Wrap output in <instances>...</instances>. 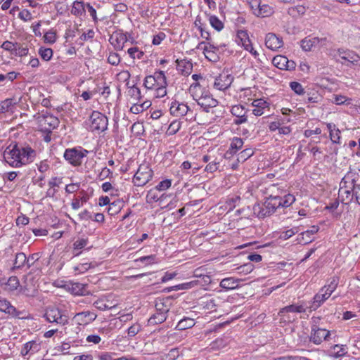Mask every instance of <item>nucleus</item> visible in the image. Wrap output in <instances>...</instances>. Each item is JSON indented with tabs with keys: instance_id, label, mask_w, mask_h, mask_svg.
Here are the masks:
<instances>
[{
	"instance_id": "f257e3e1",
	"label": "nucleus",
	"mask_w": 360,
	"mask_h": 360,
	"mask_svg": "<svg viewBox=\"0 0 360 360\" xmlns=\"http://www.w3.org/2000/svg\"><path fill=\"white\" fill-rule=\"evenodd\" d=\"M270 193L262 204L254 205L253 212L259 218H264L273 214L278 209L288 207L295 201L293 195L287 193L276 185H271L268 188Z\"/></svg>"
},
{
	"instance_id": "f03ea898",
	"label": "nucleus",
	"mask_w": 360,
	"mask_h": 360,
	"mask_svg": "<svg viewBox=\"0 0 360 360\" xmlns=\"http://www.w3.org/2000/svg\"><path fill=\"white\" fill-rule=\"evenodd\" d=\"M36 155V151L29 146L19 148L15 145L6 148L4 158L11 167L18 168L34 162Z\"/></svg>"
},
{
	"instance_id": "7ed1b4c3",
	"label": "nucleus",
	"mask_w": 360,
	"mask_h": 360,
	"mask_svg": "<svg viewBox=\"0 0 360 360\" xmlns=\"http://www.w3.org/2000/svg\"><path fill=\"white\" fill-rule=\"evenodd\" d=\"M189 91L198 105L207 112L218 105V101L208 90L202 88L199 82L191 84Z\"/></svg>"
},
{
	"instance_id": "20e7f679",
	"label": "nucleus",
	"mask_w": 360,
	"mask_h": 360,
	"mask_svg": "<svg viewBox=\"0 0 360 360\" xmlns=\"http://www.w3.org/2000/svg\"><path fill=\"white\" fill-rule=\"evenodd\" d=\"M37 128L42 132H52L60 123L58 118L46 110L38 112L33 116Z\"/></svg>"
},
{
	"instance_id": "39448f33",
	"label": "nucleus",
	"mask_w": 360,
	"mask_h": 360,
	"mask_svg": "<svg viewBox=\"0 0 360 360\" xmlns=\"http://www.w3.org/2000/svg\"><path fill=\"white\" fill-rule=\"evenodd\" d=\"M359 173L355 170L349 169L344 176L340 183L339 196L342 202L345 199H351L352 197L350 193L356 188L358 184H356L359 179Z\"/></svg>"
},
{
	"instance_id": "423d86ee",
	"label": "nucleus",
	"mask_w": 360,
	"mask_h": 360,
	"mask_svg": "<svg viewBox=\"0 0 360 360\" xmlns=\"http://www.w3.org/2000/svg\"><path fill=\"white\" fill-rule=\"evenodd\" d=\"M89 130L100 134L108 129V119L98 111H93L88 120Z\"/></svg>"
},
{
	"instance_id": "0eeeda50",
	"label": "nucleus",
	"mask_w": 360,
	"mask_h": 360,
	"mask_svg": "<svg viewBox=\"0 0 360 360\" xmlns=\"http://www.w3.org/2000/svg\"><path fill=\"white\" fill-rule=\"evenodd\" d=\"M46 321L60 326H65L68 323L69 318L65 312L56 307H48L44 314Z\"/></svg>"
},
{
	"instance_id": "6e6552de",
	"label": "nucleus",
	"mask_w": 360,
	"mask_h": 360,
	"mask_svg": "<svg viewBox=\"0 0 360 360\" xmlns=\"http://www.w3.org/2000/svg\"><path fill=\"white\" fill-rule=\"evenodd\" d=\"M88 151L82 148H68L65 150L63 157L65 160L72 166H79L83 158L86 156Z\"/></svg>"
},
{
	"instance_id": "1a4fd4ad",
	"label": "nucleus",
	"mask_w": 360,
	"mask_h": 360,
	"mask_svg": "<svg viewBox=\"0 0 360 360\" xmlns=\"http://www.w3.org/2000/svg\"><path fill=\"white\" fill-rule=\"evenodd\" d=\"M144 86L152 90L162 85H167V78L165 72L162 70L155 71L153 75L146 76L143 82Z\"/></svg>"
},
{
	"instance_id": "9d476101",
	"label": "nucleus",
	"mask_w": 360,
	"mask_h": 360,
	"mask_svg": "<svg viewBox=\"0 0 360 360\" xmlns=\"http://www.w3.org/2000/svg\"><path fill=\"white\" fill-rule=\"evenodd\" d=\"M338 60L342 65L350 68H360V56L351 50L339 51Z\"/></svg>"
},
{
	"instance_id": "9b49d317",
	"label": "nucleus",
	"mask_w": 360,
	"mask_h": 360,
	"mask_svg": "<svg viewBox=\"0 0 360 360\" xmlns=\"http://www.w3.org/2000/svg\"><path fill=\"white\" fill-rule=\"evenodd\" d=\"M319 318H312L314 324L311 327L310 333V341L315 345H320L324 340H328L330 335V332L323 328H320L316 324V320Z\"/></svg>"
},
{
	"instance_id": "f8f14e48",
	"label": "nucleus",
	"mask_w": 360,
	"mask_h": 360,
	"mask_svg": "<svg viewBox=\"0 0 360 360\" xmlns=\"http://www.w3.org/2000/svg\"><path fill=\"white\" fill-rule=\"evenodd\" d=\"M153 172L148 166L141 165L133 177V182L136 186L146 185L153 177Z\"/></svg>"
},
{
	"instance_id": "ddd939ff",
	"label": "nucleus",
	"mask_w": 360,
	"mask_h": 360,
	"mask_svg": "<svg viewBox=\"0 0 360 360\" xmlns=\"http://www.w3.org/2000/svg\"><path fill=\"white\" fill-rule=\"evenodd\" d=\"M248 112L249 109L243 105H233L231 108V113L234 117L233 123L236 125H240L248 122Z\"/></svg>"
},
{
	"instance_id": "4468645a",
	"label": "nucleus",
	"mask_w": 360,
	"mask_h": 360,
	"mask_svg": "<svg viewBox=\"0 0 360 360\" xmlns=\"http://www.w3.org/2000/svg\"><path fill=\"white\" fill-rule=\"evenodd\" d=\"M197 48L202 49L203 53L208 60L216 63L219 60V48L216 46L202 41L198 44Z\"/></svg>"
},
{
	"instance_id": "2eb2a0df",
	"label": "nucleus",
	"mask_w": 360,
	"mask_h": 360,
	"mask_svg": "<svg viewBox=\"0 0 360 360\" xmlns=\"http://www.w3.org/2000/svg\"><path fill=\"white\" fill-rule=\"evenodd\" d=\"M233 79L231 74L228 72H223L215 77L213 86L217 90L224 91L231 85Z\"/></svg>"
},
{
	"instance_id": "dca6fc26",
	"label": "nucleus",
	"mask_w": 360,
	"mask_h": 360,
	"mask_svg": "<svg viewBox=\"0 0 360 360\" xmlns=\"http://www.w3.org/2000/svg\"><path fill=\"white\" fill-rule=\"evenodd\" d=\"M307 311L309 312V306L304 301H301L281 309L278 315L284 316L288 313L304 314Z\"/></svg>"
},
{
	"instance_id": "f3484780",
	"label": "nucleus",
	"mask_w": 360,
	"mask_h": 360,
	"mask_svg": "<svg viewBox=\"0 0 360 360\" xmlns=\"http://www.w3.org/2000/svg\"><path fill=\"white\" fill-rule=\"evenodd\" d=\"M96 318L97 314L94 311H84L77 313L73 319L77 324L85 326L94 321Z\"/></svg>"
},
{
	"instance_id": "a211bd4d",
	"label": "nucleus",
	"mask_w": 360,
	"mask_h": 360,
	"mask_svg": "<svg viewBox=\"0 0 360 360\" xmlns=\"http://www.w3.org/2000/svg\"><path fill=\"white\" fill-rule=\"evenodd\" d=\"M1 288L7 292H13L20 287V281L15 276H11L8 278H2L0 279Z\"/></svg>"
},
{
	"instance_id": "6ab92c4d",
	"label": "nucleus",
	"mask_w": 360,
	"mask_h": 360,
	"mask_svg": "<svg viewBox=\"0 0 360 360\" xmlns=\"http://www.w3.org/2000/svg\"><path fill=\"white\" fill-rule=\"evenodd\" d=\"M330 297V295L328 294V292L322 291V288H321L319 292L314 296L313 300L309 302V312L311 313L314 311H316Z\"/></svg>"
},
{
	"instance_id": "aec40b11",
	"label": "nucleus",
	"mask_w": 360,
	"mask_h": 360,
	"mask_svg": "<svg viewBox=\"0 0 360 360\" xmlns=\"http://www.w3.org/2000/svg\"><path fill=\"white\" fill-rule=\"evenodd\" d=\"M265 46L272 51H278L283 46V39L274 33L269 32L265 36Z\"/></svg>"
},
{
	"instance_id": "412c9836",
	"label": "nucleus",
	"mask_w": 360,
	"mask_h": 360,
	"mask_svg": "<svg viewBox=\"0 0 360 360\" xmlns=\"http://www.w3.org/2000/svg\"><path fill=\"white\" fill-rule=\"evenodd\" d=\"M127 40L124 32H115L110 36L109 41L115 49L121 51L124 49L125 44L127 43Z\"/></svg>"
},
{
	"instance_id": "4be33fe9",
	"label": "nucleus",
	"mask_w": 360,
	"mask_h": 360,
	"mask_svg": "<svg viewBox=\"0 0 360 360\" xmlns=\"http://www.w3.org/2000/svg\"><path fill=\"white\" fill-rule=\"evenodd\" d=\"M87 285L79 282H70L66 285L67 290L74 295L84 296L89 295Z\"/></svg>"
},
{
	"instance_id": "5701e85b",
	"label": "nucleus",
	"mask_w": 360,
	"mask_h": 360,
	"mask_svg": "<svg viewBox=\"0 0 360 360\" xmlns=\"http://www.w3.org/2000/svg\"><path fill=\"white\" fill-rule=\"evenodd\" d=\"M188 109L186 103L174 101L170 104L169 112L173 116L183 117L187 114Z\"/></svg>"
},
{
	"instance_id": "b1692460",
	"label": "nucleus",
	"mask_w": 360,
	"mask_h": 360,
	"mask_svg": "<svg viewBox=\"0 0 360 360\" xmlns=\"http://www.w3.org/2000/svg\"><path fill=\"white\" fill-rule=\"evenodd\" d=\"M109 297H110V295L99 298L94 302V306L101 311H105L115 307L117 302L116 301H110Z\"/></svg>"
},
{
	"instance_id": "393cba45",
	"label": "nucleus",
	"mask_w": 360,
	"mask_h": 360,
	"mask_svg": "<svg viewBox=\"0 0 360 360\" xmlns=\"http://www.w3.org/2000/svg\"><path fill=\"white\" fill-rule=\"evenodd\" d=\"M0 311L13 317H20V312L6 299L0 300Z\"/></svg>"
},
{
	"instance_id": "a878e982",
	"label": "nucleus",
	"mask_w": 360,
	"mask_h": 360,
	"mask_svg": "<svg viewBox=\"0 0 360 360\" xmlns=\"http://www.w3.org/2000/svg\"><path fill=\"white\" fill-rule=\"evenodd\" d=\"M176 70L184 76H188L192 72L193 63L188 59H177L176 61Z\"/></svg>"
},
{
	"instance_id": "bb28decb",
	"label": "nucleus",
	"mask_w": 360,
	"mask_h": 360,
	"mask_svg": "<svg viewBox=\"0 0 360 360\" xmlns=\"http://www.w3.org/2000/svg\"><path fill=\"white\" fill-rule=\"evenodd\" d=\"M252 106L254 108L252 114L255 116H261L264 113L266 108H269V103L264 99H255L252 102Z\"/></svg>"
},
{
	"instance_id": "cd10ccee",
	"label": "nucleus",
	"mask_w": 360,
	"mask_h": 360,
	"mask_svg": "<svg viewBox=\"0 0 360 360\" xmlns=\"http://www.w3.org/2000/svg\"><path fill=\"white\" fill-rule=\"evenodd\" d=\"M236 41L238 45L242 46L244 49H251L250 45L252 44V42L250 39L247 30H238Z\"/></svg>"
},
{
	"instance_id": "c85d7f7f",
	"label": "nucleus",
	"mask_w": 360,
	"mask_h": 360,
	"mask_svg": "<svg viewBox=\"0 0 360 360\" xmlns=\"http://www.w3.org/2000/svg\"><path fill=\"white\" fill-rule=\"evenodd\" d=\"M241 281L233 277H227L221 281L219 286L226 290H234L240 286Z\"/></svg>"
},
{
	"instance_id": "c756f323",
	"label": "nucleus",
	"mask_w": 360,
	"mask_h": 360,
	"mask_svg": "<svg viewBox=\"0 0 360 360\" xmlns=\"http://www.w3.org/2000/svg\"><path fill=\"white\" fill-rule=\"evenodd\" d=\"M319 231V227L316 226H313L310 229L303 231L300 234L297 238V241L298 243L307 244L312 240L311 236L317 233Z\"/></svg>"
},
{
	"instance_id": "7c9ffc66",
	"label": "nucleus",
	"mask_w": 360,
	"mask_h": 360,
	"mask_svg": "<svg viewBox=\"0 0 360 360\" xmlns=\"http://www.w3.org/2000/svg\"><path fill=\"white\" fill-rule=\"evenodd\" d=\"M86 4L83 1H75L72 4L71 13L77 17H80L85 13Z\"/></svg>"
},
{
	"instance_id": "2f4dec72",
	"label": "nucleus",
	"mask_w": 360,
	"mask_h": 360,
	"mask_svg": "<svg viewBox=\"0 0 360 360\" xmlns=\"http://www.w3.org/2000/svg\"><path fill=\"white\" fill-rule=\"evenodd\" d=\"M319 42L316 37L305 38L301 41V47L305 51H309L313 47H315Z\"/></svg>"
},
{
	"instance_id": "473e14b6",
	"label": "nucleus",
	"mask_w": 360,
	"mask_h": 360,
	"mask_svg": "<svg viewBox=\"0 0 360 360\" xmlns=\"http://www.w3.org/2000/svg\"><path fill=\"white\" fill-rule=\"evenodd\" d=\"M208 21L212 26L217 32L221 31L224 27V22L214 15H207Z\"/></svg>"
},
{
	"instance_id": "72a5a7b5",
	"label": "nucleus",
	"mask_w": 360,
	"mask_h": 360,
	"mask_svg": "<svg viewBox=\"0 0 360 360\" xmlns=\"http://www.w3.org/2000/svg\"><path fill=\"white\" fill-rule=\"evenodd\" d=\"M274 13L273 8L267 4H261L258 10L255 11V15L259 18L270 16Z\"/></svg>"
},
{
	"instance_id": "f704fd0d",
	"label": "nucleus",
	"mask_w": 360,
	"mask_h": 360,
	"mask_svg": "<svg viewBox=\"0 0 360 360\" xmlns=\"http://www.w3.org/2000/svg\"><path fill=\"white\" fill-rule=\"evenodd\" d=\"M243 140L241 138L239 137H234L232 139L230 147L227 153H229L230 154L233 155L236 153V152L241 149L243 146Z\"/></svg>"
},
{
	"instance_id": "c9c22d12",
	"label": "nucleus",
	"mask_w": 360,
	"mask_h": 360,
	"mask_svg": "<svg viewBox=\"0 0 360 360\" xmlns=\"http://www.w3.org/2000/svg\"><path fill=\"white\" fill-rule=\"evenodd\" d=\"M89 240L87 238H78L73 243V251L75 252V256H79L81 253V250L86 248L88 245Z\"/></svg>"
},
{
	"instance_id": "e433bc0d",
	"label": "nucleus",
	"mask_w": 360,
	"mask_h": 360,
	"mask_svg": "<svg viewBox=\"0 0 360 360\" xmlns=\"http://www.w3.org/2000/svg\"><path fill=\"white\" fill-rule=\"evenodd\" d=\"M158 190L155 187L154 188L150 189L148 191L146 199L147 203L152 204L153 202H158L163 198L164 195L161 196L159 195Z\"/></svg>"
},
{
	"instance_id": "4c0bfd02",
	"label": "nucleus",
	"mask_w": 360,
	"mask_h": 360,
	"mask_svg": "<svg viewBox=\"0 0 360 360\" xmlns=\"http://www.w3.org/2000/svg\"><path fill=\"white\" fill-rule=\"evenodd\" d=\"M195 325V321L193 319L184 318L177 323L176 328L179 330H184L188 328H192Z\"/></svg>"
},
{
	"instance_id": "58836bf2",
	"label": "nucleus",
	"mask_w": 360,
	"mask_h": 360,
	"mask_svg": "<svg viewBox=\"0 0 360 360\" xmlns=\"http://www.w3.org/2000/svg\"><path fill=\"white\" fill-rule=\"evenodd\" d=\"M167 318V315H165L164 314L155 313L149 318L148 321V324L149 326L160 324L166 321Z\"/></svg>"
},
{
	"instance_id": "ea45409f",
	"label": "nucleus",
	"mask_w": 360,
	"mask_h": 360,
	"mask_svg": "<svg viewBox=\"0 0 360 360\" xmlns=\"http://www.w3.org/2000/svg\"><path fill=\"white\" fill-rule=\"evenodd\" d=\"M150 106V101H143L141 103H134L130 108V112L134 114H139Z\"/></svg>"
},
{
	"instance_id": "a19ab883",
	"label": "nucleus",
	"mask_w": 360,
	"mask_h": 360,
	"mask_svg": "<svg viewBox=\"0 0 360 360\" xmlns=\"http://www.w3.org/2000/svg\"><path fill=\"white\" fill-rule=\"evenodd\" d=\"M26 261H27V257L25 253H23V252L17 253L15 255V261H14L13 269L22 268L23 266L27 265Z\"/></svg>"
},
{
	"instance_id": "79ce46f5",
	"label": "nucleus",
	"mask_w": 360,
	"mask_h": 360,
	"mask_svg": "<svg viewBox=\"0 0 360 360\" xmlns=\"http://www.w3.org/2000/svg\"><path fill=\"white\" fill-rule=\"evenodd\" d=\"M350 195L352 198L351 199H345L344 201L345 202V204L354 202L360 205V184L356 186V188L352 191V193H350Z\"/></svg>"
},
{
	"instance_id": "37998d69",
	"label": "nucleus",
	"mask_w": 360,
	"mask_h": 360,
	"mask_svg": "<svg viewBox=\"0 0 360 360\" xmlns=\"http://www.w3.org/2000/svg\"><path fill=\"white\" fill-rule=\"evenodd\" d=\"M122 202L120 200H115L110 202L108 209V212L110 215H115L122 209Z\"/></svg>"
},
{
	"instance_id": "c03bdc74",
	"label": "nucleus",
	"mask_w": 360,
	"mask_h": 360,
	"mask_svg": "<svg viewBox=\"0 0 360 360\" xmlns=\"http://www.w3.org/2000/svg\"><path fill=\"white\" fill-rule=\"evenodd\" d=\"M272 63L278 69L284 70L287 63L286 57L281 55L276 56L273 58Z\"/></svg>"
},
{
	"instance_id": "a18cd8bd",
	"label": "nucleus",
	"mask_w": 360,
	"mask_h": 360,
	"mask_svg": "<svg viewBox=\"0 0 360 360\" xmlns=\"http://www.w3.org/2000/svg\"><path fill=\"white\" fill-rule=\"evenodd\" d=\"M127 53L133 60L134 59H141L144 55V52L139 50V49L136 46L131 47L128 49Z\"/></svg>"
},
{
	"instance_id": "49530a36",
	"label": "nucleus",
	"mask_w": 360,
	"mask_h": 360,
	"mask_svg": "<svg viewBox=\"0 0 360 360\" xmlns=\"http://www.w3.org/2000/svg\"><path fill=\"white\" fill-rule=\"evenodd\" d=\"M38 53L45 61L50 60L53 56V50L51 48L40 47Z\"/></svg>"
},
{
	"instance_id": "de8ad7c7",
	"label": "nucleus",
	"mask_w": 360,
	"mask_h": 360,
	"mask_svg": "<svg viewBox=\"0 0 360 360\" xmlns=\"http://www.w3.org/2000/svg\"><path fill=\"white\" fill-rule=\"evenodd\" d=\"M338 285V280L335 278H333L328 285H326L321 288L322 291H326V292H328L330 295H331L332 293L336 290Z\"/></svg>"
},
{
	"instance_id": "09e8293b",
	"label": "nucleus",
	"mask_w": 360,
	"mask_h": 360,
	"mask_svg": "<svg viewBox=\"0 0 360 360\" xmlns=\"http://www.w3.org/2000/svg\"><path fill=\"white\" fill-rule=\"evenodd\" d=\"M333 356L335 358L341 357L347 353V349L345 345H335L333 348Z\"/></svg>"
},
{
	"instance_id": "8fccbe9b",
	"label": "nucleus",
	"mask_w": 360,
	"mask_h": 360,
	"mask_svg": "<svg viewBox=\"0 0 360 360\" xmlns=\"http://www.w3.org/2000/svg\"><path fill=\"white\" fill-rule=\"evenodd\" d=\"M135 262H140L145 263L146 265L156 264L158 262V259L155 255L141 257L135 260Z\"/></svg>"
},
{
	"instance_id": "3c124183",
	"label": "nucleus",
	"mask_w": 360,
	"mask_h": 360,
	"mask_svg": "<svg viewBox=\"0 0 360 360\" xmlns=\"http://www.w3.org/2000/svg\"><path fill=\"white\" fill-rule=\"evenodd\" d=\"M181 123L179 120H174L172 122L167 129V134L169 135H174L179 131L181 129Z\"/></svg>"
},
{
	"instance_id": "603ef678",
	"label": "nucleus",
	"mask_w": 360,
	"mask_h": 360,
	"mask_svg": "<svg viewBox=\"0 0 360 360\" xmlns=\"http://www.w3.org/2000/svg\"><path fill=\"white\" fill-rule=\"evenodd\" d=\"M195 285H196V281H191V282H187V283H181V284H179V285L172 286L170 288L169 291L187 290V289H190V288L194 287Z\"/></svg>"
},
{
	"instance_id": "864d4df0",
	"label": "nucleus",
	"mask_w": 360,
	"mask_h": 360,
	"mask_svg": "<svg viewBox=\"0 0 360 360\" xmlns=\"http://www.w3.org/2000/svg\"><path fill=\"white\" fill-rule=\"evenodd\" d=\"M254 154V152L250 148H246L241 151L238 155L237 158L238 162H245L246 160H248L249 158L252 156Z\"/></svg>"
},
{
	"instance_id": "5fc2aeb1",
	"label": "nucleus",
	"mask_w": 360,
	"mask_h": 360,
	"mask_svg": "<svg viewBox=\"0 0 360 360\" xmlns=\"http://www.w3.org/2000/svg\"><path fill=\"white\" fill-rule=\"evenodd\" d=\"M29 49L27 46H23L20 43H17V46L13 55L16 56L22 57L28 54Z\"/></svg>"
},
{
	"instance_id": "6e6d98bb",
	"label": "nucleus",
	"mask_w": 360,
	"mask_h": 360,
	"mask_svg": "<svg viewBox=\"0 0 360 360\" xmlns=\"http://www.w3.org/2000/svg\"><path fill=\"white\" fill-rule=\"evenodd\" d=\"M108 63L112 65L116 66L119 65L121 61L120 55L116 52H110L107 58Z\"/></svg>"
},
{
	"instance_id": "4d7b16f0",
	"label": "nucleus",
	"mask_w": 360,
	"mask_h": 360,
	"mask_svg": "<svg viewBox=\"0 0 360 360\" xmlns=\"http://www.w3.org/2000/svg\"><path fill=\"white\" fill-rule=\"evenodd\" d=\"M219 164L220 162L217 158H214L207 165L205 170L207 172L213 173L219 169Z\"/></svg>"
},
{
	"instance_id": "13d9d810",
	"label": "nucleus",
	"mask_w": 360,
	"mask_h": 360,
	"mask_svg": "<svg viewBox=\"0 0 360 360\" xmlns=\"http://www.w3.org/2000/svg\"><path fill=\"white\" fill-rule=\"evenodd\" d=\"M141 330V326L139 323H135L133 325H131L128 329H127V335L129 338H133L136 335L139 333Z\"/></svg>"
},
{
	"instance_id": "bf43d9fd",
	"label": "nucleus",
	"mask_w": 360,
	"mask_h": 360,
	"mask_svg": "<svg viewBox=\"0 0 360 360\" xmlns=\"http://www.w3.org/2000/svg\"><path fill=\"white\" fill-rule=\"evenodd\" d=\"M155 309H156V313L164 314L165 315H167V313L169 311V307L165 305V303L163 302H162L161 300L156 302Z\"/></svg>"
},
{
	"instance_id": "052dcab7",
	"label": "nucleus",
	"mask_w": 360,
	"mask_h": 360,
	"mask_svg": "<svg viewBox=\"0 0 360 360\" xmlns=\"http://www.w3.org/2000/svg\"><path fill=\"white\" fill-rule=\"evenodd\" d=\"M290 87L297 95H303L304 94V89L302 85L297 82H291L290 83Z\"/></svg>"
},
{
	"instance_id": "680f3d73",
	"label": "nucleus",
	"mask_w": 360,
	"mask_h": 360,
	"mask_svg": "<svg viewBox=\"0 0 360 360\" xmlns=\"http://www.w3.org/2000/svg\"><path fill=\"white\" fill-rule=\"evenodd\" d=\"M340 130L338 128L335 131H333L329 133V137L330 141L333 143L340 144L341 143V136H340Z\"/></svg>"
},
{
	"instance_id": "e2e57ef3",
	"label": "nucleus",
	"mask_w": 360,
	"mask_h": 360,
	"mask_svg": "<svg viewBox=\"0 0 360 360\" xmlns=\"http://www.w3.org/2000/svg\"><path fill=\"white\" fill-rule=\"evenodd\" d=\"M238 273L243 274H248L251 273L254 269V266L251 263H247L243 265L240 266L237 268Z\"/></svg>"
},
{
	"instance_id": "0e129e2a",
	"label": "nucleus",
	"mask_w": 360,
	"mask_h": 360,
	"mask_svg": "<svg viewBox=\"0 0 360 360\" xmlns=\"http://www.w3.org/2000/svg\"><path fill=\"white\" fill-rule=\"evenodd\" d=\"M101 342V338L96 334H91L86 336V342L92 345H98Z\"/></svg>"
},
{
	"instance_id": "69168bd1",
	"label": "nucleus",
	"mask_w": 360,
	"mask_h": 360,
	"mask_svg": "<svg viewBox=\"0 0 360 360\" xmlns=\"http://www.w3.org/2000/svg\"><path fill=\"white\" fill-rule=\"evenodd\" d=\"M17 46V42L13 43L10 41H5L1 46V47L7 51H9L11 54H13L15 47Z\"/></svg>"
},
{
	"instance_id": "338daca9",
	"label": "nucleus",
	"mask_w": 360,
	"mask_h": 360,
	"mask_svg": "<svg viewBox=\"0 0 360 360\" xmlns=\"http://www.w3.org/2000/svg\"><path fill=\"white\" fill-rule=\"evenodd\" d=\"M172 186V181L170 179H165L161 181L156 186V189L159 191H164L167 190Z\"/></svg>"
},
{
	"instance_id": "774afa93",
	"label": "nucleus",
	"mask_w": 360,
	"mask_h": 360,
	"mask_svg": "<svg viewBox=\"0 0 360 360\" xmlns=\"http://www.w3.org/2000/svg\"><path fill=\"white\" fill-rule=\"evenodd\" d=\"M44 39L45 42L53 44L56 41V34L53 31H49L44 34Z\"/></svg>"
}]
</instances>
